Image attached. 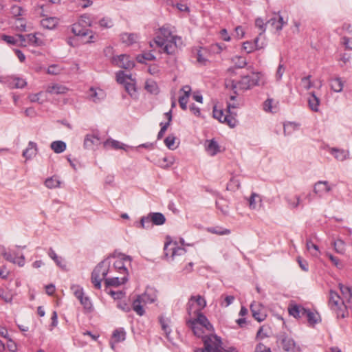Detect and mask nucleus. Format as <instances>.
I'll use <instances>...</instances> for the list:
<instances>
[{"label":"nucleus","mask_w":352,"mask_h":352,"mask_svg":"<svg viewBox=\"0 0 352 352\" xmlns=\"http://www.w3.org/2000/svg\"><path fill=\"white\" fill-rule=\"evenodd\" d=\"M301 85L303 87V88L306 90L310 89L311 87H313L314 84L311 81V76L309 75L307 76L303 77L301 79Z\"/></svg>","instance_id":"4d7b16f0"},{"label":"nucleus","mask_w":352,"mask_h":352,"mask_svg":"<svg viewBox=\"0 0 352 352\" xmlns=\"http://www.w3.org/2000/svg\"><path fill=\"white\" fill-rule=\"evenodd\" d=\"M126 338V332L122 328L116 329L112 335V339L115 342H120L124 341Z\"/></svg>","instance_id":"a19ab883"},{"label":"nucleus","mask_w":352,"mask_h":352,"mask_svg":"<svg viewBox=\"0 0 352 352\" xmlns=\"http://www.w3.org/2000/svg\"><path fill=\"white\" fill-rule=\"evenodd\" d=\"M213 117L218 120L221 123L228 124L230 127L234 128L236 124L237 120L234 116L230 113L224 115L222 110L217 109L216 107L213 109Z\"/></svg>","instance_id":"1a4fd4ad"},{"label":"nucleus","mask_w":352,"mask_h":352,"mask_svg":"<svg viewBox=\"0 0 352 352\" xmlns=\"http://www.w3.org/2000/svg\"><path fill=\"white\" fill-rule=\"evenodd\" d=\"M10 85L12 88H23L26 85V82L22 78L14 77L11 78Z\"/></svg>","instance_id":"09e8293b"},{"label":"nucleus","mask_w":352,"mask_h":352,"mask_svg":"<svg viewBox=\"0 0 352 352\" xmlns=\"http://www.w3.org/2000/svg\"><path fill=\"white\" fill-rule=\"evenodd\" d=\"M110 145L112 148L115 149H124V144H122L119 141L114 140H107L104 142V146H107Z\"/></svg>","instance_id":"3c124183"},{"label":"nucleus","mask_w":352,"mask_h":352,"mask_svg":"<svg viewBox=\"0 0 352 352\" xmlns=\"http://www.w3.org/2000/svg\"><path fill=\"white\" fill-rule=\"evenodd\" d=\"M153 224L162 225L165 223L166 219L163 214L160 212H153L150 214Z\"/></svg>","instance_id":"4c0bfd02"},{"label":"nucleus","mask_w":352,"mask_h":352,"mask_svg":"<svg viewBox=\"0 0 352 352\" xmlns=\"http://www.w3.org/2000/svg\"><path fill=\"white\" fill-rule=\"evenodd\" d=\"M205 52L206 50L205 49H201L199 50H198L197 52V62L202 64V65H206L208 60L207 58H206L204 57V55L203 54V52Z\"/></svg>","instance_id":"0e129e2a"},{"label":"nucleus","mask_w":352,"mask_h":352,"mask_svg":"<svg viewBox=\"0 0 352 352\" xmlns=\"http://www.w3.org/2000/svg\"><path fill=\"white\" fill-rule=\"evenodd\" d=\"M234 296H226L223 300L220 302L221 306L227 307L234 302Z\"/></svg>","instance_id":"e2e57ef3"},{"label":"nucleus","mask_w":352,"mask_h":352,"mask_svg":"<svg viewBox=\"0 0 352 352\" xmlns=\"http://www.w3.org/2000/svg\"><path fill=\"white\" fill-rule=\"evenodd\" d=\"M67 91V89L58 84H55L53 85H49L47 88V92L51 94H65Z\"/></svg>","instance_id":"a878e982"},{"label":"nucleus","mask_w":352,"mask_h":352,"mask_svg":"<svg viewBox=\"0 0 352 352\" xmlns=\"http://www.w3.org/2000/svg\"><path fill=\"white\" fill-rule=\"evenodd\" d=\"M35 14L40 16H43L44 18L41 20V22L44 21H48L50 19H53L52 17L50 16L48 14L44 13V9L43 6L38 7L35 10Z\"/></svg>","instance_id":"13d9d810"},{"label":"nucleus","mask_w":352,"mask_h":352,"mask_svg":"<svg viewBox=\"0 0 352 352\" xmlns=\"http://www.w3.org/2000/svg\"><path fill=\"white\" fill-rule=\"evenodd\" d=\"M144 89L151 94H157L160 91L158 85L152 79H148L145 82Z\"/></svg>","instance_id":"b1692460"},{"label":"nucleus","mask_w":352,"mask_h":352,"mask_svg":"<svg viewBox=\"0 0 352 352\" xmlns=\"http://www.w3.org/2000/svg\"><path fill=\"white\" fill-rule=\"evenodd\" d=\"M329 306L338 318H344L346 306L344 305V300L340 298L338 293L332 290L329 292Z\"/></svg>","instance_id":"39448f33"},{"label":"nucleus","mask_w":352,"mask_h":352,"mask_svg":"<svg viewBox=\"0 0 352 352\" xmlns=\"http://www.w3.org/2000/svg\"><path fill=\"white\" fill-rule=\"evenodd\" d=\"M153 222L150 214L147 217H142L140 219L138 228L145 229L149 228L152 226Z\"/></svg>","instance_id":"8fccbe9b"},{"label":"nucleus","mask_w":352,"mask_h":352,"mask_svg":"<svg viewBox=\"0 0 352 352\" xmlns=\"http://www.w3.org/2000/svg\"><path fill=\"white\" fill-rule=\"evenodd\" d=\"M192 314L195 316V318L188 320V322L196 323V324L204 327V329H206V330L207 331H213L212 325L210 324L208 318L201 312L195 313Z\"/></svg>","instance_id":"f8f14e48"},{"label":"nucleus","mask_w":352,"mask_h":352,"mask_svg":"<svg viewBox=\"0 0 352 352\" xmlns=\"http://www.w3.org/2000/svg\"><path fill=\"white\" fill-rule=\"evenodd\" d=\"M127 276H124L123 277H113V278H106L104 280L105 284L107 286H113L118 287L127 281Z\"/></svg>","instance_id":"5701e85b"},{"label":"nucleus","mask_w":352,"mask_h":352,"mask_svg":"<svg viewBox=\"0 0 352 352\" xmlns=\"http://www.w3.org/2000/svg\"><path fill=\"white\" fill-rule=\"evenodd\" d=\"M330 86L331 89L335 92H341L343 89L344 82L341 78L336 77L331 79Z\"/></svg>","instance_id":"393cba45"},{"label":"nucleus","mask_w":352,"mask_h":352,"mask_svg":"<svg viewBox=\"0 0 352 352\" xmlns=\"http://www.w3.org/2000/svg\"><path fill=\"white\" fill-rule=\"evenodd\" d=\"M307 309L300 305H289L288 311L289 315L296 318H300L305 316Z\"/></svg>","instance_id":"a211bd4d"},{"label":"nucleus","mask_w":352,"mask_h":352,"mask_svg":"<svg viewBox=\"0 0 352 352\" xmlns=\"http://www.w3.org/2000/svg\"><path fill=\"white\" fill-rule=\"evenodd\" d=\"M142 297H139L138 295L136 298L133 301L132 303V307L134 311L137 313L138 315L142 316L144 314V309L142 305V303L143 302L142 301L141 298Z\"/></svg>","instance_id":"bb28decb"},{"label":"nucleus","mask_w":352,"mask_h":352,"mask_svg":"<svg viewBox=\"0 0 352 352\" xmlns=\"http://www.w3.org/2000/svg\"><path fill=\"white\" fill-rule=\"evenodd\" d=\"M131 261V258L129 256H126L123 254H119L113 263V267L119 273L126 274L127 276L128 272L126 267L124 265V262L130 263Z\"/></svg>","instance_id":"9b49d317"},{"label":"nucleus","mask_w":352,"mask_h":352,"mask_svg":"<svg viewBox=\"0 0 352 352\" xmlns=\"http://www.w3.org/2000/svg\"><path fill=\"white\" fill-rule=\"evenodd\" d=\"M332 245L337 253L340 254H344L345 253L346 245L345 242L341 239H338L333 241Z\"/></svg>","instance_id":"7c9ffc66"},{"label":"nucleus","mask_w":352,"mask_h":352,"mask_svg":"<svg viewBox=\"0 0 352 352\" xmlns=\"http://www.w3.org/2000/svg\"><path fill=\"white\" fill-rule=\"evenodd\" d=\"M91 23H88V25H83V23H73L72 25V32L78 37L83 39L84 43L92 42L93 34L89 30Z\"/></svg>","instance_id":"0eeeda50"},{"label":"nucleus","mask_w":352,"mask_h":352,"mask_svg":"<svg viewBox=\"0 0 352 352\" xmlns=\"http://www.w3.org/2000/svg\"><path fill=\"white\" fill-rule=\"evenodd\" d=\"M331 190L328 182H318L314 186V193L319 196L322 197L324 194L329 192Z\"/></svg>","instance_id":"dca6fc26"},{"label":"nucleus","mask_w":352,"mask_h":352,"mask_svg":"<svg viewBox=\"0 0 352 352\" xmlns=\"http://www.w3.org/2000/svg\"><path fill=\"white\" fill-rule=\"evenodd\" d=\"M326 255L336 267L340 269L342 267V263L339 260V258L329 253H327Z\"/></svg>","instance_id":"680f3d73"},{"label":"nucleus","mask_w":352,"mask_h":352,"mask_svg":"<svg viewBox=\"0 0 352 352\" xmlns=\"http://www.w3.org/2000/svg\"><path fill=\"white\" fill-rule=\"evenodd\" d=\"M260 38L256 37L254 42L251 41H246L244 42L243 44V48L245 51H246L248 53H251L255 50H259L264 47V43H261V44L258 43Z\"/></svg>","instance_id":"6ab92c4d"},{"label":"nucleus","mask_w":352,"mask_h":352,"mask_svg":"<svg viewBox=\"0 0 352 352\" xmlns=\"http://www.w3.org/2000/svg\"><path fill=\"white\" fill-rule=\"evenodd\" d=\"M48 255L59 267L61 269L66 268V264L64 259L62 257L58 256L52 248L50 249Z\"/></svg>","instance_id":"c85d7f7f"},{"label":"nucleus","mask_w":352,"mask_h":352,"mask_svg":"<svg viewBox=\"0 0 352 352\" xmlns=\"http://www.w3.org/2000/svg\"><path fill=\"white\" fill-rule=\"evenodd\" d=\"M112 64L125 69L133 68L135 66L134 61L131 59L130 56L126 54L113 56L111 59Z\"/></svg>","instance_id":"9d476101"},{"label":"nucleus","mask_w":352,"mask_h":352,"mask_svg":"<svg viewBox=\"0 0 352 352\" xmlns=\"http://www.w3.org/2000/svg\"><path fill=\"white\" fill-rule=\"evenodd\" d=\"M175 137L173 135H169L167 136L164 140V144L170 150H173L175 148Z\"/></svg>","instance_id":"6e6d98bb"},{"label":"nucleus","mask_w":352,"mask_h":352,"mask_svg":"<svg viewBox=\"0 0 352 352\" xmlns=\"http://www.w3.org/2000/svg\"><path fill=\"white\" fill-rule=\"evenodd\" d=\"M329 152L334 156V157L338 161H344L346 160L349 156V153L347 151L343 149H339L336 148H330Z\"/></svg>","instance_id":"4be33fe9"},{"label":"nucleus","mask_w":352,"mask_h":352,"mask_svg":"<svg viewBox=\"0 0 352 352\" xmlns=\"http://www.w3.org/2000/svg\"><path fill=\"white\" fill-rule=\"evenodd\" d=\"M164 254L166 257L170 256L174 259L176 256H181L186 254V249L182 246H179L176 241L166 242L164 248Z\"/></svg>","instance_id":"6e6552de"},{"label":"nucleus","mask_w":352,"mask_h":352,"mask_svg":"<svg viewBox=\"0 0 352 352\" xmlns=\"http://www.w3.org/2000/svg\"><path fill=\"white\" fill-rule=\"evenodd\" d=\"M138 37V35L133 33H124L121 35L122 42L127 45H131L135 43Z\"/></svg>","instance_id":"ea45409f"},{"label":"nucleus","mask_w":352,"mask_h":352,"mask_svg":"<svg viewBox=\"0 0 352 352\" xmlns=\"http://www.w3.org/2000/svg\"><path fill=\"white\" fill-rule=\"evenodd\" d=\"M25 11L20 6H13L11 8L10 13L11 14L16 18V20H23V16L25 15Z\"/></svg>","instance_id":"e433bc0d"},{"label":"nucleus","mask_w":352,"mask_h":352,"mask_svg":"<svg viewBox=\"0 0 352 352\" xmlns=\"http://www.w3.org/2000/svg\"><path fill=\"white\" fill-rule=\"evenodd\" d=\"M1 254L9 262L17 264L20 267L25 265V256L23 254L17 257L16 254L13 255L12 253L7 252L4 248H3Z\"/></svg>","instance_id":"4468645a"},{"label":"nucleus","mask_w":352,"mask_h":352,"mask_svg":"<svg viewBox=\"0 0 352 352\" xmlns=\"http://www.w3.org/2000/svg\"><path fill=\"white\" fill-rule=\"evenodd\" d=\"M100 144V138L93 134L87 135L84 140V146L87 149H92L94 146Z\"/></svg>","instance_id":"412c9836"},{"label":"nucleus","mask_w":352,"mask_h":352,"mask_svg":"<svg viewBox=\"0 0 352 352\" xmlns=\"http://www.w3.org/2000/svg\"><path fill=\"white\" fill-rule=\"evenodd\" d=\"M308 104L310 109L317 112L318 111V107L320 104V99L315 95L314 92L310 93L308 98Z\"/></svg>","instance_id":"cd10ccee"},{"label":"nucleus","mask_w":352,"mask_h":352,"mask_svg":"<svg viewBox=\"0 0 352 352\" xmlns=\"http://www.w3.org/2000/svg\"><path fill=\"white\" fill-rule=\"evenodd\" d=\"M248 202L250 208L254 210L256 208L257 203L261 202V199L258 194L252 192L248 199Z\"/></svg>","instance_id":"49530a36"},{"label":"nucleus","mask_w":352,"mask_h":352,"mask_svg":"<svg viewBox=\"0 0 352 352\" xmlns=\"http://www.w3.org/2000/svg\"><path fill=\"white\" fill-rule=\"evenodd\" d=\"M160 322L162 327V329L164 331L166 338L168 340H170V333L171 332V330L169 327V320L168 319H164L163 317H160Z\"/></svg>","instance_id":"c03bdc74"},{"label":"nucleus","mask_w":352,"mask_h":352,"mask_svg":"<svg viewBox=\"0 0 352 352\" xmlns=\"http://www.w3.org/2000/svg\"><path fill=\"white\" fill-rule=\"evenodd\" d=\"M339 287L343 298L346 300L348 302H352V288L342 284H340Z\"/></svg>","instance_id":"c9c22d12"},{"label":"nucleus","mask_w":352,"mask_h":352,"mask_svg":"<svg viewBox=\"0 0 352 352\" xmlns=\"http://www.w3.org/2000/svg\"><path fill=\"white\" fill-rule=\"evenodd\" d=\"M66 144L60 140L54 141L50 144V148L56 153H61L66 149Z\"/></svg>","instance_id":"72a5a7b5"},{"label":"nucleus","mask_w":352,"mask_h":352,"mask_svg":"<svg viewBox=\"0 0 352 352\" xmlns=\"http://www.w3.org/2000/svg\"><path fill=\"white\" fill-rule=\"evenodd\" d=\"M155 56L151 52H144L137 56L136 60L140 63H145L146 60H154Z\"/></svg>","instance_id":"a18cd8bd"},{"label":"nucleus","mask_w":352,"mask_h":352,"mask_svg":"<svg viewBox=\"0 0 352 352\" xmlns=\"http://www.w3.org/2000/svg\"><path fill=\"white\" fill-rule=\"evenodd\" d=\"M61 69L57 65H50L47 69V73L49 74L57 75L60 74Z\"/></svg>","instance_id":"69168bd1"},{"label":"nucleus","mask_w":352,"mask_h":352,"mask_svg":"<svg viewBox=\"0 0 352 352\" xmlns=\"http://www.w3.org/2000/svg\"><path fill=\"white\" fill-rule=\"evenodd\" d=\"M0 297L6 302H10L12 300L13 294L8 290L0 289Z\"/></svg>","instance_id":"5fc2aeb1"},{"label":"nucleus","mask_w":352,"mask_h":352,"mask_svg":"<svg viewBox=\"0 0 352 352\" xmlns=\"http://www.w3.org/2000/svg\"><path fill=\"white\" fill-rule=\"evenodd\" d=\"M204 347L198 348L195 352H221L223 347L221 338L215 334L210 333L203 337Z\"/></svg>","instance_id":"7ed1b4c3"},{"label":"nucleus","mask_w":352,"mask_h":352,"mask_svg":"<svg viewBox=\"0 0 352 352\" xmlns=\"http://www.w3.org/2000/svg\"><path fill=\"white\" fill-rule=\"evenodd\" d=\"M252 316L258 322L263 321L267 315L263 307L257 302L254 301L250 305Z\"/></svg>","instance_id":"ddd939ff"},{"label":"nucleus","mask_w":352,"mask_h":352,"mask_svg":"<svg viewBox=\"0 0 352 352\" xmlns=\"http://www.w3.org/2000/svg\"><path fill=\"white\" fill-rule=\"evenodd\" d=\"M262 76L261 73L253 74L251 76H244L241 77L239 81H235L231 79H227L225 82V85L227 89H231L234 91L235 95L230 96V100L234 101L239 91H245L250 89L253 86L259 85L260 80Z\"/></svg>","instance_id":"f03ea898"},{"label":"nucleus","mask_w":352,"mask_h":352,"mask_svg":"<svg viewBox=\"0 0 352 352\" xmlns=\"http://www.w3.org/2000/svg\"><path fill=\"white\" fill-rule=\"evenodd\" d=\"M216 205L219 210L221 211V212L225 214L228 215L229 213V204L228 201L226 199H224L223 198H219L216 201Z\"/></svg>","instance_id":"473e14b6"},{"label":"nucleus","mask_w":352,"mask_h":352,"mask_svg":"<svg viewBox=\"0 0 352 352\" xmlns=\"http://www.w3.org/2000/svg\"><path fill=\"white\" fill-rule=\"evenodd\" d=\"M89 97L90 99L94 102H98L104 97V93L101 89H95L94 88H90L89 92Z\"/></svg>","instance_id":"c756f323"},{"label":"nucleus","mask_w":352,"mask_h":352,"mask_svg":"<svg viewBox=\"0 0 352 352\" xmlns=\"http://www.w3.org/2000/svg\"><path fill=\"white\" fill-rule=\"evenodd\" d=\"M186 323H187V325L192 329L195 336H196L197 337H201V338L203 339V337L204 336V327H202L200 325H197V324H196V323L190 322L188 321H187Z\"/></svg>","instance_id":"58836bf2"},{"label":"nucleus","mask_w":352,"mask_h":352,"mask_svg":"<svg viewBox=\"0 0 352 352\" xmlns=\"http://www.w3.org/2000/svg\"><path fill=\"white\" fill-rule=\"evenodd\" d=\"M60 184V180L55 176L49 177L45 181V185L48 188H54L59 187Z\"/></svg>","instance_id":"de8ad7c7"},{"label":"nucleus","mask_w":352,"mask_h":352,"mask_svg":"<svg viewBox=\"0 0 352 352\" xmlns=\"http://www.w3.org/2000/svg\"><path fill=\"white\" fill-rule=\"evenodd\" d=\"M109 267L110 261L108 259H105L94 268L91 273V280L95 288L98 289L101 288V282L103 279L105 280Z\"/></svg>","instance_id":"20e7f679"},{"label":"nucleus","mask_w":352,"mask_h":352,"mask_svg":"<svg viewBox=\"0 0 352 352\" xmlns=\"http://www.w3.org/2000/svg\"><path fill=\"white\" fill-rule=\"evenodd\" d=\"M254 352H272L270 348L266 346L262 343L256 345Z\"/></svg>","instance_id":"774afa93"},{"label":"nucleus","mask_w":352,"mask_h":352,"mask_svg":"<svg viewBox=\"0 0 352 352\" xmlns=\"http://www.w3.org/2000/svg\"><path fill=\"white\" fill-rule=\"evenodd\" d=\"M80 304L83 306L84 309L87 311H91L92 309V305L89 298L87 296H84L80 300Z\"/></svg>","instance_id":"bf43d9fd"},{"label":"nucleus","mask_w":352,"mask_h":352,"mask_svg":"<svg viewBox=\"0 0 352 352\" xmlns=\"http://www.w3.org/2000/svg\"><path fill=\"white\" fill-rule=\"evenodd\" d=\"M280 341L283 346V348L286 351H300V347L296 346L294 340L289 337L288 336L284 334L280 337Z\"/></svg>","instance_id":"2eb2a0df"},{"label":"nucleus","mask_w":352,"mask_h":352,"mask_svg":"<svg viewBox=\"0 0 352 352\" xmlns=\"http://www.w3.org/2000/svg\"><path fill=\"white\" fill-rule=\"evenodd\" d=\"M206 151L210 155L213 156L220 151L219 146L216 141L211 140L208 141Z\"/></svg>","instance_id":"f704fd0d"},{"label":"nucleus","mask_w":352,"mask_h":352,"mask_svg":"<svg viewBox=\"0 0 352 352\" xmlns=\"http://www.w3.org/2000/svg\"><path fill=\"white\" fill-rule=\"evenodd\" d=\"M307 250L314 256H318L320 254L319 248L317 245L314 244L311 240H307L306 243Z\"/></svg>","instance_id":"79ce46f5"},{"label":"nucleus","mask_w":352,"mask_h":352,"mask_svg":"<svg viewBox=\"0 0 352 352\" xmlns=\"http://www.w3.org/2000/svg\"><path fill=\"white\" fill-rule=\"evenodd\" d=\"M157 47L162 48V51L167 54H175L178 47L182 45V38L173 34L168 28L163 26L159 29L154 39Z\"/></svg>","instance_id":"f257e3e1"},{"label":"nucleus","mask_w":352,"mask_h":352,"mask_svg":"<svg viewBox=\"0 0 352 352\" xmlns=\"http://www.w3.org/2000/svg\"><path fill=\"white\" fill-rule=\"evenodd\" d=\"M240 187V182L238 179L235 178H232L230 181V182L228 184L227 188L228 189H234L236 188V189L239 188Z\"/></svg>","instance_id":"338daca9"},{"label":"nucleus","mask_w":352,"mask_h":352,"mask_svg":"<svg viewBox=\"0 0 352 352\" xmlns=\"http://www.w3.org/2000/svg\"><path fill=\"white\" fill-rule=\"evenodd\" d=\"M208 231L211 233L218 235H228L230 234V230L229 229L223 228L221 227L210 228H208Z\"/></svg>","instance_id":"864d4df0"},{"label":"nucleus","mask_w":352,"mask_h":352,"mask_svg":"<svg viewBox=\"0 0 352 352\" xmlns=\"http://www.w3.org/2000/svg\"><path fill=\"white\" fill-rule=\"evenodd\" d=\"M285 200L287 202V207L291 210L296 209L300 206H303L301 197L299 195H287L285 197Z\"/></svg>","instance_id":"f3484780"},{"label":"nucleus","mask_w":352,"mask_h":352,"mask_svg":"<svg viewBox=\"0 0 352 352\" xmlns=\"http://www.w3.org/2000/svg\"><path fill=\"white\" fill-rule=\"evenodd\" d=\"M38 152L37 144L34 142H29L28 147L23 151V156L27 160L34 157Z\"/></svg>","instance_id":"aec40b11"},{"label":"nucleus","mask_w":352,"mask_h":352,"mask_svg":"<svg viewBox=\"0 0 352 352\" xmlns=\"http://www.w3.org/2000/svg\"><path fill=\"white\" fill-rule=\"evenodd\" d=\"M138 296L139 297H142L141 300L144 304L152 303L156 299V295L151 290H146L144 294Z\"/></svg>","instance_id":"2f4dec72"},{"label":"nucleus","mask_w":352,"mask_h":352,"mask_svg":"<svg viewBox=\"0 0 352 352\" xmlns=\"http://www.w3.org/2000/svg\"><path fill=\"white\" fill-rule=\"evenodd\" d=\"M232 61L234 64V65L238 68H243L247 64L245 58L240 56H234L232 59Z\"/></svg>","instance_id":"603ef678"},{"label":"nucleus","mask_w":352,"mask_h":352,"mask_svg":"<svg viewBox=\"0 0 352 352\" xmlns=\"http://www.w3.org/2000/svg\"><path fill=\"white\" fill-rule=\"evenodd\" d=\"M305 317L307 318L309 324L311 326L315 325L318 322V319L320 318L317 313H314L309 309L307 310Z\"/></svg>","instance_id":"37998d69"},{"label":"nucleus","mask_w":352,"mask_h":352,"mask_svg":"<svg viewBox=\"0 0 352 352\" xmlns=\"http://www.w3.org/2000/svg\"><path fill=\"white\" fill-rule=\"evenodd\" d=\"M72 289L74 292V296L80 300L84 297V292L82 287L80 286H72Z\"/></svg>","instance_id":"052dcab7"},{"label":"nucleus","mask_w":352,"mask_h":352,"mask_svg":"<svg viewBox=\"0 0 352 352\" xmlns=\"http://www.w3.org/2000/svg\"><path fill=\"white\" fill-rule=\"evenodd\" d=\"M206 306V301L204 297L200 295L192 296L187 303V311L189 316L192 314L201 312Z\"/></svg>","instance_id":"423d86ee"}]
</instances>
